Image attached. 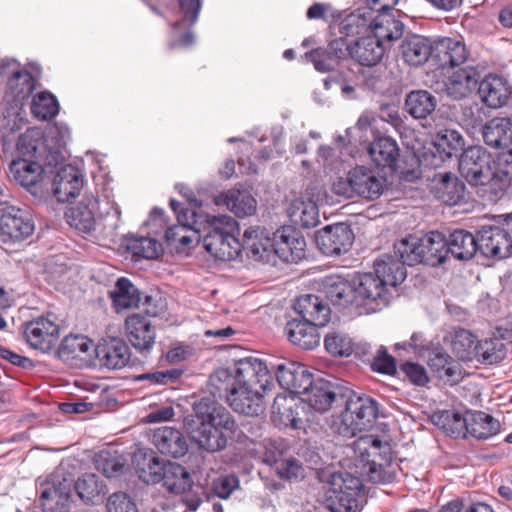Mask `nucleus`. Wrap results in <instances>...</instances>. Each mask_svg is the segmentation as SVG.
<instances>
[{"instance_id": "f257e3e1", "label": "nucleus", "mask_w": 512, "mask_h": 512, "mask_svg": "<svg viewBox=\"0 0 512 512\" xmlns=\"http://www.w3.org/2000/svg\"><path fill=\"white\" fill-rule=\"evenodd\" d=\"M384 119L378 113L364 111L354 126V139L365 146L373 164L379 169H388L400 180L414 182L421 177L419 159L415 155L401 158L397 141L390 136H381L380 128Z\"/></svg>"}, {"instance_id": "f03ea898", "label": "nucleus", "mask_w": 512, "mask_h": 512, "mask_svg": "<svg viewBox=\"0 0 512 512\" xmlns=\"http://www.w3.org/2000/svg\"><path fill=\"white\" fill-rule=\"evenodd\" d=\"M193 415L185 418L191 429V437L199 449L210 453L226 448L228 433L237 427L232 414L211 397H202L193 403Z\"/></svg>"}, {"instance_id": "7ed1b4c3", "label": "nucleus", "mask_w": 512, "mask_h": 512, "mask_svg": "<svg viewBox=\"0 0 512 512\" xmlns=\"http://www.w3.org/2000/svg\"><path fill=\"white\" fill-rule=\"evenodd\" d=\"M16 146L21 157L10 163L9 171L11 177L25 188L35 186L46 168H56L65 159L58 151L45 154L44 141L36 130H27L21 134Z\"/></svg>"}, {"instance_id": "20e7f679", "label": "nucleus", "mask_w": 512, "mask_h": 512, "mask_svg": "<svg viewBox=\"0 0 512 512\" xmlns=\"http://www.w3.org/2000/svg\"><path fill=\"white\" fill-rule=\"evenodd\" d=\"M245 238L252 257L256 259L271 251L287 263H297L305 258V238L291 226H282L272 236L266 228L250 227L245 230Z\"/></svg>"}, {"instance_id": "39448f33", "label": "nucleus", "mask_w": 512, "mask_h": 512, "mask_svg": "<svg viewBox=\"0 0 512 512\" xmlns=\"http://www.w3.org/2000/svg\"><path fill=\"white\" fill-rule=\"evenodd\" d=\"M202 233L200 242L205 250L215 259L221 261L235 260L243 249L249 250L246 245L245 233L240 240V227L231 216H211L203 213Z\"/></svg>"}, {"instance_id": "423d86ee", "label": "nucleus", "mask_w": 512, "mask_h": 512, "mask_svg": "<svg viewBox=\"0 0 512 512\" xmlns=\"http://www.w3.org/2000/svg\"><path fill=\"white\" fill-rule=\"evenodd\" d=\"M391 462V448L378 435L365 434L354 440V490H362L363 482L384 483V465Z\"/></svg>"}, {"instance_id": "0eeeda50", "label": "nucleus", "mask_w": 512, "mask_h": 512, "mask_svg": "<svg viewBox=\"0 0 512 512\" xmlns=\"http://www.w3.org/2000/svg\"><path fill=\"white\" fill-rule=\"evenodd\" d=\"M73 479L53 474L39 484L37 502L43 512H70L73 503Z\"/></svg>"}, {"instance_id": "6e6552de", "label": "nucleus", "mask_w": 512, "mask_h": 512, "mask_svg": "<svg viewBox=\"0 0 512 512\" xmlns=\"http://www.w3.org/2000/svg\"><path fill=\"white\" fill-rule=\"evenodd\" d=\"M34 230V220L27 209L8 204L0 207V239L3 243L24 241Z\"/></svg>"}, {"instance_id": "1a4fd4ad", "label": "nucleus", "mask_w": 512, "mask_h": 512, "mask_svg": "<svg viewBox=\"0 0 512 512\" xmlns=\"http://www.w3.org/2000/svg\"><path fill=\"white\" fill-rule=\"evenodd\" d=\"M491 154L479 145L469 146L458 157V169L463 178L473 185H485L491 178Z\"/></svg>"}, {"instance_id": "9d476101", "label": "nucleus", "mask_w": 512, "mask_h": 512, "mask_svg": "<svg viewBox=\"0 0 512 512\" xmlns=\"http://www.w3.org/2000/svg\"><path fill=\"white\" fill-rule=\"evenodd\" d=\"M387 293L377 275L372 272L359 274L354 277V315L376 312L381 309L379 300H382Z\"/></svg>"}, {"instance_id": "9b49d317", "label": "nucleus", "mask_w": 512, "mask_h": 512, "mask_svg": "<svg viewBox=\"0 0 512 512\" xmlns=\"http://www.w3.org/2000/svg\"><path fill=\"white\" fill-rule=\"evenodd\" d=\"M322 503L330 512H350L352 510V474L335 471L328 475L323 485Z\"/></svg>"}, {"instance_id": "f8f14e48", "label": "nucleus", "mask_w": 512, "mask_h": 512, "mask_svg": "<svg viewBox=\"0 0 512 512\" xmlns=\"http://www.w3.org/2000/svg\"><path fill=\"white\" fill-rule=\"evenodd\" d=\"M55 315L48 313L25 322L24 337L29 346L42 353H48L56 346L59 339V326Z\"/></svg>"}, {"instance_id": "ddd939ff", "label": "nucleus", "mask_w": 512, "mask_h": 512, "mask_svg": "<svg viewBox=\"0 0 512 512\" xmlns=\"http://www.w3.org/2000/svg\"><path fill=\"white\" fill-rule=\"evenodd\" d=\"M478 255L484 258L505 259L512 254V234L495 225H483L477 231Z\"/></svg>"}, {"instance_id": "4468645a", "label": "nucleus", "mask_w": 512, "mask_h": 512, "mask_svg": "<svg viewBox=\"0 0 512 512\" xmlns=\"http://www.w3.org/2000/svg\"><path fill=\"white\" fill-rule=\"evenodd\" d=\"M315 291L337 312L352 305V279L340 274L327 275L316 282Z\"/></svg>"}, {"instance_id": "2eb2a0df", "label": "nucleus", "mask_w": 512, "mask_h": 512, "mask_svg": "<svg viewBox=\"0 0 512 512\" xmlns=\"http://www.w3.org/2000/svg\"><path fill=\"white\" fill-rule=\"evenodd\" d=\"M234 375L238 386L267 391L273 386L271 373L262 360L245 357L235 361Z\"/></svg>"}, {"instance_id": "dca6fc26", "label": "nucleus", "mask_w": 512, "mask_h": 512, "mask_svg": "<svg viewBox=\"0 0 512 512\" xmlns=\"http://www.w3.org/2000/svg\"><path fill=\"white\" fill-rule=\"evenodd\" d=\"M316 244L326 256H340L352 248V229L350 224L340 222L328 225L316 234Z\"/></svg>"}, {"instance_id": "f3484780", "label": "nucleus", "mask_w": 512, "mask_h": 512, "mask_svg": "<svg viewBox=\"0 0 512 512\" xmlns=\"http://www.w3.org/2000/svg\"><path fill=\"white\" fill-rule=\"evenodd\" d=\"M348 382L331 383L330 381L317 377L313 381L307 392H304L302 401L306 403L308 410L313 409L317 412L327 411L333 402L339 403L340 392L345 391Z\"/></svg>"}, {"instance_id": "a211bd4d", "label": "nucleus", "mask_w": 512, "mask_h": 512, "mask_svg": "<svg viewBox=\"0 0 512 512\" xmlns=\"http://www.w3.org/2000/svg\"><path fill=\"white\" fill-rule=\"evenodd\" d=\"M352 56V42L344 37H337L328 43L327 48H316L306 52L305 57L311 61L318 72H329L341 60Z\"/></svg>"}, {"instance_id": "6ab92c4d", "label": "nucleus", "mask_w": 512, "mask_h": 512, "mask_svg": "<svg viewBox=\"0 0 512 512\" xmlns=\"http://www.w3.org/2000/svg\"><path fill=\"white\" fill-rule=\"evenodd\" d=\"M125 332L137 352L144 356L150 354L155 345L156 329L147 316L141 313L129 315L125 320Z\"/></svg>"}, {"instance_id": "aec40b11", "label": "nucleus", "mask_w": 512, "mask_h": 512, "mask_svg": "<svg viewBox=\"0 0 512 512\" xmlns=\"http://www.w3.org/2000/svg\"><path fill=\"white\" fill-rule=\"evenodd\" d=\"M68 224L75 229L90 234L97 230L99 216V199L92 194H85L82 199L65 213Z\"/></svg>"}, {"instance_id": "412c9836", "label": "nucleus", "mask_w": 512, "mask_h": 512, "mask_svg": "<svg viewBox=\"0 0 512 512\" xmlns=\"http://www.w3.org/2000/svg\"><path fill=\"white\" fill-rule=\"evenodd\" d=\"M182 205L175 199H170V207L177 216L178 225L169 227L165 232V239L168 245H173L179 242V238L192 230L194 235L197 236V243L201 240L202 225L201 219L204 217L203 213L192 211L190 209H183Z\"/></svg>"}, {"instance_id": "4be33fe9", "label": "nucleus", "mask_w": 512, "mask_h": 512, "mask_svg": "<svg viewBox=\"0 0 512 512\" xmlns=\"http://www.w3.org/2000/svg\"><path fill=\"white\" fill-rule=\"evenodd\" d=\"M434 43L435 40L427 36L409 33L404 36L399 47L401 58L411 67H421L430 58L433 59Z\"/></svg>"}, {"instance_id": "5701e85b", "label": "nucleus", "mask_w": 512, "mask_h": 512, "mask_svg": "<svg viewBox=\"0 0 512 512\" xmlns=\"http://www.w3.org/2000/svg\"><path fill=\"white\" fill-rule=\"evenodd\" d=\"M96 345L84 335H68L61 341L58 349V357L71 365L90 363L95 357Z\"/></svg>"}, {"instance_id": "b1692460", "label": "nucleus", "mask_w": 512, "mask_h": 512, "mask_svg": "<svg viewBox=\"0 0 512 512\" xmlns=\"http://www.w3.org/2000/svg\"><path fill=\"white\" fill-rule=\"evenodd\" d=\"M309 412L306 403L294 397H276L272 406L274 420L293 429H301L309 421Z\"/></svg>"}, {"instance_id": "393cba45", "label": "nucleus", "mask_w": 512, "mask_h": 512, "mask_svg": "<svg viewBox=\"0 0 512 512\" xmlns=\"http://www.w3.org/2000/svg\"><path fill=\"white\" fill-rule=\"evenodd\" d=\"M398 0H354V34L366 33L386 11H390Z\"/></svg>"}, {"instance_id": "a878e982", "label": "nucleus", "mask_w": 512, "mask_h": 512, "mask_svg": "<svg viewBox=\"0 0 512 512\" xmlns=\"http://www.w3.org/2000/svg\"><path fill=\"white\" fill-rule=\"evenodd\" d=\"M131 353L126 342L118 337L102 339L95 348V358L107 369L119 370L128 365Z\"/></svg>"}, {"instance_id": "bb28decb", "label": "nucleus", "mask_w": 512, "mask_h": 512, "mask_svg": "<svg viewBox=\"0 0 512 512\" xmlns=\"http://www.w3.org/2000/svg\"><path fill=\"white\" fill-rule=\"evenodd\" d=\"M481 72L473 66H466L454 71L444 82L447 96L453 100H463L473 91L478 90Z\"/></svg>"}, {"instance_id": "cd10ccee", "label": "nucleus", "mask_w": 512, "mask_h": 512, "mask_svg": "<svg viewBox=\"0 0 512 512\" xmlns=\"http://www.w3.org/2000/svg\"><path fill=\"white\" fill-rule=\"evenodd\" d=\"M428 351V365L437 378L450 385L458 384L463 379V367L443 347L435 346Z\"/></svg>"}, {"instance_id": "c85d7f7f", "label": "nucleus", "mask_w": 512, "mask_h": 512, "mask_svg": "<svg viewBox=\"0 0 512 512\" xmlns=\"http://www.w3.org/2000/svg\"><path fill=\"white\" fill-rule=\"evenodd\" d=\"M477 92L486 106L497 109L507 104L512 89L506 78L496 74H488L480 79Z\"/></svg>"}, {"instance_id": "c756f323", "label": "nucleus", "mask_w": 512, "mask_h": 512, "mask_svg": "<svg viewBox=\"0 0 512 512\" xmlns=\"http://www.w3.org/2000/svg\"><path fill=\"white\" fill-rule=\"evenodd\" d=\"M321 327L309 320L293 318L286 323L284 333L292 345L302 350H313L320 344Z\"/></svg>"}, {"instance_id": "7c9ffc66", "label": "nucleus", "mask_w": 512, "mask_h": 512, "mask_svg": "<svg viewBox=\"0 0 512 512\" xmlns=\"http://www.w3.org/2000/svg\"><path fill=\"white\" fill-rule=\"evenodd\" d=\"M297 318L309 320L311 323L326 326L331 320L332 308L320 296V293L300 296L295 305Z\"/></svg>"}, {"instance_id": "2f4dec72", "label": "nucleus", "mask_w": 512, "mask_h": 512, "mask_svg": "<svg viewBox=\"0 0 512 512\" xmlns=\"http://www.w3.org/2000/svg\"><path fill=\"white\" fill-rule=\"evenodd\" d=\"M433 60L442 68H454L463 64L468 58L466 45L455 38L443 37L435 39Z\"/></svg>"}, {"instance_id": "473e14b6", "label": "nucleus", "mask_w": 512, "mask_h": 512, "mask_svg": "<svg viewBox=\"0 0 512 512\" xmlns=\"http://www.w3.org/2000/svg\"><path fill=\"white\" fill-rule=\"evenodd\" d=\"M152 441L161 454L175 459L185 456L189 450L187 437L173 427L164 426L156 429Z\"/></svg>"}, {"instance_id": "72a5a7b5", "label": "nucleus", "mask_w": 512, "mask_h": 512, "mask_svg": "<svg viewBox=\"0 0 512 512\" xmlns=\"http://www.w3.org/2000/svg\"><path fill=\"white\" fill-rule=\"evenodd\" d=\"M352 390L345 387L340 392V401L336 403L334 412L328 420L331 432L342 439L352 438Z\"/></svg>"}, {"instance_id": "f704fd0d", "label": "nucleus", "mask_w": 512, "mask_h": 512, "mask_svg": "<svg viewBox=\"0 0 512 512\" xmlns=\"http://www.w3.org/2000/svg\"><path fill=\"white\" fill-rule=\"evenodd\" d=\"M438 98L426 89L409 91L404 99V111L414 120H427L438 106Z\"/></svg>"}, {"instance_id": "c9c22d12", "label": "nucleus", "mask_w": 512, "mask_h": 512, "mask_svg": "<svg viewBox=\"0 0 512 512\" xmlns=\"http://www.w3.org/2000/svg\"><path fill=\"white\" fill-rule=\"evenodd\" d=\"M73 490L85 505L102 504L108 493L105 481L95 473H84L73 480Z\"/></svg>"}, {"instance_id": "e433bc0d", "label": "nucleus", "mask_w": 512, "mask_h": 512, "mask_svg": "<svg viewBox=\"0 0 512 512\" xmlns=\"http://www.w3.org/2000/svg\"><path fill=\"white\" fill-rule=\"evenodd\" d=\"M217 205H225L237 217L251 216L256 212L257 201L248 189L232 188L215 197Z\"/></svg>"}, {"instance_id": "4c0bfd02", "label": "nucleus", "mask_w": 512, "mask_h": 512, "mask_svg": "<svg viewBox=\"0 0 512 512\" xmlns=\"http://www.w3.org/2000/svg\"><path fill=\"white\" fill-rule=\"evenodd\" d=\"M386 174L378 176L373 170L365 166L354 167V194L368 199L379 198L385 187Z\"/></svg>"}, {"instance_id": "58836bf2", "label": "nucleus", "mask_w": 512, "mask_h": 512, "mask_svg": "<svg viewBox=\"0 0 512 512\" xmlns=\"http://www.w3.org/2000/svg\"><path fill=\"white\" fill-rule=\"evenodd\" d=\"M53 186V192L57 200L66 202L79 194L83 187V178L76 167L65 165L57 171Z\"/></svg>"}, {"instance_id": "ea45409f", "label": "nucleus", "mask_w": 512, "mask_h": 512, "mask_svg": "<svg viewBox=\"0 0 512 512\" xmlns=\"http://www.w3.org/2000/svg\"><path fill=\"white\" fill-rule=\"evenodd\" d=\"M357 36L354 41V61L359 66L381 63L385 53L382 41L373 32L361 33Z\"/></svg>"}, {"instance_id": "a19ab883", "label": "nucleus", "mask_w": 512, "mask_h": 512, "mask_svg": "<svg viewBox=\"0 0 512 512\" xmlns=\"http://www.w3.org/2000/svg\"><path fill=\"white\" fill-rule=\"evenodd\" d=\"M374 271L386 288L396 287L407 277L406 265L394 253L380 255L374 262Z\"/></svg>"}, {"instance_id": "79ce46f5", "label": "nucleus", "mask_w": 512, "mask_h": 512, "mask_svg": "<svg viewBox=\"0 0 512 512\" xmlns=\"http://www.w3.org/2000/svg\"><path fill=\"white\" fill-rule=\"evenodd\" d=\"M484 143L494 149H508L512 144V120L507 117H495L482 127Z\"/></svg>"}, {"instance_id": "37998d69", "label": "nucleus", "mask_w": 512, "mask_h": 512, "mask_svg": "<svg viewBox=\"0 0 512 512\" xmlns=\"http://www.w3.org/2000/svg\"><path fill=\"white\" fill-rule=\"evenodd\" d=\"M446 237L438 232L431 231L420 238L421 263L436 267L445 262L449 255Z\"/></svg>"}, {"instance_id": "c03bdc74", "label": "nucleus", "mask_w": 512, "mask_h": 512, "mask_svg": "<svg viewBox=\"0 0 512 512\" xmlns=\"http://www.w3.org/2000/svg\"><path fill=\"white\" fill-rule=\"evenodd\" d=\"M257 389L237 387V394L228 398L229 406L237 413L246 416H258L264 411L263 393Z\"/></svg>"}, {"instance_id": "a18cd8bd", "label": "nucleus", "mask_w": 512, "mask_h": 512, "mask_svg": "<svg viewBox=\"0 0 512 512\" xmlns=\"http://www.w3.org/2000/svg\"><path fill=\"white\" fill-rule=\"evenodd\" d=\"M257 389L237 387V394L228 398L229 406L237 413L246 416H258L264 411L263 393Z\"/></svg>"}, {"instance_id": "49530a36", "label": "nucleus", "mask_w": 512, "mask_h": 512, "mask_svg": "<svg viewBox=\"0 0 512 512\" xmlns=\"http://www.w3.org/2000/svg\"><path fill=\"white\" fill-rule=\"evenodd\" d=\"M465 184L451 173L440 174L433 185L435 198L448 206L460 203L465 196Z\"/></svg>"}, {"instance_id": "de8ad7c7", "label": "nucleus", "mask_w": 512, "mask_h": 512, "mask_svg": "<svg viewBox=\"0 0 512 512\" xmlns=\"http://www.w3.org/2000/svg\"><path fill=\"white\" fill-rule=\"evenodd\" d=\"M447 241L448 253L456 260L468 261L478 255L477 235L464 229L452 231Z\"/></svg>"}, {"instance_id": "09e8293b", "label": "nucleus", "mask_w": 512, "mask_h": 512, "mask_svg": "<svg viewBox=\"0 0 512 512\" xmlns=\"http://www.w3.org/2000/svg\"><path fill=\"white\" fill-rule=\"evenodd\" d=\"M287 212L291 222L303 229L316 227L320 223L318 205L311 198L299 197L294 199L290 203Z\"/></svg>"}, {"instance_id": "8fccbe9b", "label": "nucleus", "mask_w": 512, "mask_h": 512, "mask_svg": "<svg viewBox=\"0 0 512 512\" xmlns=\"http://www.w3.org/2000/svg\"><path fill=\"white\" fill-rule=\"evenodd\" d=\"M467 436L478 440H487L500 432V422L483 411H467Z\"/></svg>"}, {"instance_id": "3c124183", "label": "nucleus", "mask_w": 512, "mask_h": 512, "mask_svg": "<svg viewBox=\"0 0 512 512\" xmlns=\"http://www.w3.org/2000/svg\"><path fill=\"white\" fill-rule=\"evenodd\" d=\"M379 404L370 396L354 391V431H364L372 428L378 418ZM354 437L356 433L354 432Z\"/></svg>"}, {"instance_id": "603ef678", "label": "nucleus", "mask_w": 512, "mask_h": 512, "mask_svg": "<svg viewBox=\"0 0 512 512\" xmlns=\"http://www.w3.org/2000/svg\"><path fill=\"white\" fill-rule=\"evenodd\" d=\"M168 462L160 459L154 452L145 453L136 457V473L146 484L161 483Z\"/></svg>"}, {"instance_id": "864d4df0", "label": "nucleus", "mask_w": 512, "mask_h": 512, "mask_svg": "<svg viewBox=\"0 0 512 512\" xmlns=\"http://www.w3.org/2000/svg\"><path fill=\"white\" fill-rule=\"evenodd\" d=\"M432 423L453 438H467L466 415L455 410H440L432 414Z\"/></svg>"}, {"instance_id": "5fc2aeb1", "label": "nucleus", "mask_w": 512, "mask_h": 512, "mask_svg": "<svg viewBox=\"0 0 512 512\" xmlns=\"http://www.w3.org/2000/svg\"><path fill=\"white\" fill-rule=\"evenodd\" d=\"M237 382L234 372L228 368H220L214 371L209 377L208 390L212 400H225L228 402L230 396L237 394Z\"/></svg>"}, {"instance_id": "6e6d98bb", "label": "nucleus", "mask_w": 512, "mask_h": 512, "mask_svg": "<svg viewBox=\"0 0 512 512\" xmlns=\"http://www.w3.org/2000/svg\"><path fill=\"white\" fill-rule=\"evenodd\" d=\"M434 146L440 154L447 158L459 157L466 149L463 135L460 131L450 127L441 128L436 132Z\"/></svg>"}, {"instance_id": "4d7b16f0", "label": "nucleus", "mask_w": 512, "mask_h": 512, "mask_svg": "<svg viewBox=\"0 0 512 512\" xmlns=\"http://www.w3.org/2000/svg\"><path fill=\"white\" fill-rule=\"evenodd\" d=\"M110 296L117 310L138 307L142 301L141 292L126 277H121L116 281L115 288L110 292Z\"/></svg>"}, {"instance_id": "13d9d810", "label": "nucleus", "mask_w": 512, "mask_h": 512, "mask_svg": "<svg viewBox=\"0 0 512 512\" xmlns=\"http://www.w3.org/2000/svg\"><path fill=\"white\" fill-rule=\"evenodd\" d=\"M404 29V23L390 10L382 13L368 32H373L381 41L391 42L403 37Z\"/></svg>"}, {"instance_id": "bf43d9fd", "label": "nucleus", "mask_w": 512, "mask_h": 512, "mask_svg": "<svg viewBox=\"0 0 512 512\" xmlns=\"http://www.w3.org/2000/svg\"><path fill=\"white\" fill-rule=\"evenodd\" d=\"M161 483L169 492L181 494L191 488L193 480L184 466L169 461Z\"/></svg>"}, {"instance_id": "052dcab7", "label": "nucleus", "mask_w": 512, "mask_h": 512, "mask_svg": "<svg viewBox=\"0 0 512 512\" xmlns=\"http://www.w3.org/2000/svg\"><path fill=\"white\" fill-rule=\"evenodd\" d=\"M479 340L470 330L459 328L453 334L451 347L458 360L471 362L477 357Z\"/></svg>"}, {"instance_id": "680f3d73", "label": "nucleus", "mask_w": 512, "mask_h": 512, "mask_svg": "<svg viewBox=\"0 0 512 512\" xmlns=\"http://www.w3.org/2000/svg\"><path fill=\"white\" fill-rule=\"evenodd\" d=\"M386 68L381 63L371 66H359L354 71L357 84L373 92H381L385 88Z\"/></svg>"}, {"instance_id": "e2e57ef3", "label": "nucleus", "mask_w": 512, "mask_h": 512, "mask_svg": "<svg viewBox=\"0 0 512 512\" xmlns=\"http://www.w3.org/2000/svg\"><path fill=\"white\" fill-rule=\"evenodd\" d=\"M350 160L340 159L331 163V170L337 175L332 183V191L347 198L352 195V164Z\"/></svg>"}, {"instance_id": "0e129e2a", "label": "nucleus", "mask_w": 512, "mask_h": 512, "mask_svg": "<svg viewBox=\"0 0 512 512\" xmlns=\"http://www.w3.org/2000/svg\"><path fill=\"white\" fill-rule=\"evenodd\" d=\"M126 247L133 256L145 259H157L163 254L162 244L151 237L131 236L127 238Z\"/></svg>"}, {"instance_id": "69168bd1", "label": "nucleus", "mask_w": 512, "mask_h": 512, "mask_svg": "<svg viewBox=\"0 0 512 512\" xmlns=\"http://www.w3.org/2000/svg\"><path fill=\"white\" fill-rule=\"evenodd\" d=\"M94 465L97 471L107 478L120 476L125 467L124 459L116 451L101 450L94 458Z\"/></svg>"}, {"instance_id": "338daca9", "label": "nucleus", "mask_w": 512, "mask_h": 512, "mask_svg": "<svg viewBox=\"0 0 512 512\" xmlns=\"http://www.w3.org/2000/svg\"><path fill=\"white\" fill-rule=\"evenodd\" d=\"M506 357V345L497 338L479 340L477 348L478 362L484 365H493L501 362Z\"/></svg>"}, {"instance_id": "774afa93", "label": "nucleus", "mask_w": 512, "mask_h": 512, "mask_svg": "<svg viewBox=\"0 0 512 512\" xmlns=\"http://www.w3.org/2000/svg\"><path fill=\"white\" fill-rule=\"evenodd\" d=\"M30 109L36 118L48 121L58 114L59 103L52 93L43 91L33 97Z\"/></svg>"}]
</instances>
